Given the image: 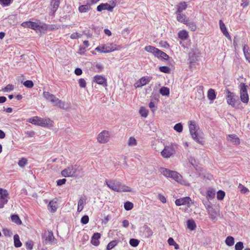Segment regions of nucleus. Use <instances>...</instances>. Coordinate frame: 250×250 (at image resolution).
Segmentation results:
<instances>
[{"label":"nucleus","mask_w":250,"mask_h":250,"mask_svg":"<svg viewBox=\"0 0 250 250\" xmlns=\"http://www.w3.org/2000/svg\"><path fill=\"white\" fill-rule=\"evenodd\" d=\"M127 144L129 146H135L137 144V141L134 137H130L128 139Z\"/></svg>","instance_id":"42"},{"label":"nucleus","mask_w":250,"mask_h":250,"mask_svg":"<svg viewBox=\"0 0 250 250\" xmlns=\"http://www.w3.org/2000/svg\"><path fill=\"white\" fill-rule=\"evenodd\" d=\"M228 140L233 143L234 145H238L240 144V140L239 138L235 134H230L228 136Z\"/></svg>","instance_id":"25"},{"label":"nucleus","mask_w":250,"mask_h":250,"mask_svg":"<svg viewBox=\"0 0 250 250\" xmlns=\"http://www.w3.org/2000/svg\"><path fill=\"white\" fill-rule=\"evenodd\" d=\"M157 57H160L162 59H163L165 60H167L169 59V56L167 55L166 53L164 52L163 51L159 50L158 53L157 54Z\"/></svg>","instance_id":"40"},{"label":"nucleus","mask_w":250,"mask_h":250,"mask_svg":"<svg viewBox=\"0 0 250 250\" xmlns=\"http://www.w3.org/2000/svg\"><path fill=\"white\" fill-rule=\"evenodd\" d=\"M85 200L83 199V198H81L78 202V208H77V211L78 212H80L82 211V210L83 209V206L85 203Z\"/></svg>","instance_id":"31"},{"label":"nucleus","mask_w":250,"mask_h":250,"mask_svg":"<svg viewBox=\"0 0 250 250\" xmlns=\"http://www.w3.org/2000/svg\"><path fill=\"white\" fill-rule=\"evenodd\" d=\"M2 231L4 235L6 237H10L13 235L12 230L7 228L3 229Z\"/></svg>","instance_id":"45"},{"label":"nucleus","mask_w":250,"mask_h":250,"mask_svg":"<svg viewBox=\"0 0 250 250\" xmlns=\"http://www.w3.org/2000/svg\"><path fill=\"white\" fill-rule=\"evenodd\" d=\"M207 211L209 215V217L212 220H214L216 219L217 215V212L212 207L207 209Z\"/></svg>","instance_id":"23"},{"label":"nucleus","mask_w":250,"mask_h":250,"mask_svg":"<svg viewBox=\"0 0 250 250\" xmlns=\"http://www.w3.org/2000/svg\"><path fill=\"white\" fill-rule=\"evenodd\" d=\"M239 87L241 101L243 103L247 104L249 101V97L247 90V85L242 83L240 84Z\"/></svg>","instance_id":"6"},{"label":"nucleus","mask_w":250,"mask_h":250,"mask_svg":"<svg viewBox=\"0 0 250 250\" xmlns=\"http://www.w3.org/2000/svg\"><path fill=\"white\" fill-rule=\"evenodd\" d=\"M118 244V241L117 240H112L110 241L106 246V249L107 250H110L115 247Z\"/></svg>","instance_id":"43"},{"label":"nucleus","mask_w":250,"mask_h":250,"mask_svg":"<svg viewBox=\"0 0 250 250\" xmlns=\"http://www.w3.org/2000/svg\"><path fill=\"white\" fill-rule=\"evenodd\" d=\"M11 221L18 224V225H21L22 223L21 221V220L19 216L17 214H13L11 216Z\"/></svg>","instance_id":"33"},{"label":"nucleus","mask_w":250,"mask_h":250,"mask_svg":"<svg viewBox=\"0 0 250 250\" xmlns=\"http://www.w3.org/2000/svg\"><path fill=\"white\" fill-rule=\"evenodd\" d=\"M151 78L147 76L143 77L140 79V80L141 81L142 83L143 84V86L149 83L151 81Z\"/></svg>","instance_id":"48"},{"label":"nucleus","mask_w":250,"mask_h":250,"mask_svg":"<svg viewBox=\"0 0 250 250\" xmlns=\"http://www.w3.org/2000/svg\"><path fill=\"white\" fill-rule=\"evenodd\" d=\"M188 125L190 134L192 139L198 144L203 145V141L201 140L198 136L197 130L199 128L196 125V122L194 121H190Z\"/></svg>","instance_id":"3"},{"label":"nucleus","mask_w":250,"mask_h":250,"mask_svg":"<svg viewBox=\"0 0 250 250\" xmlns=\"http://www.w3.org/2000/svg\"><path fill=\"white\" fill-rule=\"evenodd\" d=\"M48 210L51 212H54L57 210V206L56 202L51 201L48 205Z\"/></svg>","instance_id":"29"},{"label":"nucleus","mask_w":250,"mask_h":250,"mask_svg":"<svg viewBox=\"0 0 250 250\" xmlns=\"http://www.w3.org/2000/svg\"><path fill=\"white\" fill-rule=\"evenodd\" d=\"M219 26L220 30L223 33V35L225 34L226 33L228 32L225 24L221 20L219 21Z\"/></svg>","instance_id":"41"},{"label":"nucleus","mask_w":250,"mask_h":250,"mask_svg":"<svg viewBox=\"0 0 250 250\" xmlns=\"http://www.w3.org/2000/svg\"><path fill=\"white\" fill-rule=\"evenodd\" d=\"M144 234L146 237H149L153 234V231L150 228L148 227L144 228Z\"/></svg>","instance_id":"37"},{"label":"nucleus","mask_w":250,"mask_h":250,"mask_svg":"<svg viewBox=\"0 0 250 250\" xmlns=\"http://www.w3.org/2000/svg\"><path fill=\"white\" fill-rule=\"evenodd\" d=\"M14 246L16 248H20L21 246L22 243L20 240V237L18 234H15L14 236Z\"/></svg>","instance_id":"30"},{"label":"nucleus","mask_w":250,"mask_h":250,"mask_svg":"<svg viewBox=\"0 0 250 250\" xmlns=\"http://www.w3.org/2000/svg\"><path fill=\"white\" fill-rule=\"evenodd\" d=\"M65 102L62 101V100L58 99V101L56 102L54 104V106H57L60 108L64 109L65 108Z\"/></svg>","instance_id":"44"},{"label":"nucleus","mask_w":250,"mask_h":250,"mask_svg":"<svg viewBox=\"0 0 250 250\" xmlns=\"http://www.w3.org/2000/svg\"><path fill=\"white\" fill-rule=\"evenodd\" d=\"M238 188L242 193H246L249 192L248 188L244 186L241 184H239Z\"/></svg>","instance_id":"50"},{"label":"nucleus","mask_w":250,"mask_h":250,"mask_svg":"<svg viewBox=\"0 0 250 250\" xmlns=\"http://www.w3.org/2000/svg\"><path fill=\"white\" fill-rule=\"evenodd\" d=\"M28 122L33 125L46 126L50 124V119H43L38 116H35L28 119Z\"/></svg>","instance_id":"5"},{"label":"nucleus","mask_w":250,"mask_h":250,"mask_svg":"<svg viewBox=\"0 0 250 250\" xmlns=\"http://www.w3.org/2000/svg\"><path fill=\"white\" fill-rule=\"evenodd\" d=\"M21 25L24 28H29L34 30L42 29L46 30L47 29V24L46 23L36 22L31 21H27L23 22Z\"/></svg>","instance_id":"2"},{"label":"nucleus","mask_w":250,"mask_h":250,"mask_svg":"<svg viewBox=\"0 0 250 250\" xmlns=\"http://www.w3.org/2000/svg\"><path fill=\"white\" fill-rule=\"evenodd\" d=\"M187 8V4L186 2H181L179 4L177 5V11L175 13H182V12L186 9Z\"/></svg>","instance_id":"24"},{"label":"nucleus","mask_w":250,"mask_h":250,"mask_svg":"<svg viewBox=\"0 0 250 250\" xmlns=\"http://www.w3.org/2000/svg\"><path fill=\"white\" fill-rule=\"evenodd\" d=\"M60 4V0H51L50 5L52 7L51 12L53 15H54L55 13L57 10Z\"/></svg>","instance_id":"19"},{"label":"nucleus","mask_w":250,"mask_h":250,"mask_svg":"<svg viewBox=\"0 0 250 250\" xmlns=\"http://www.w3.org/2000/svg\"><path fill=\"white\" fill-rule=\"evenodd\" d=\"M145 50L148 52L152 53L156 57H157L158 52L159 51V49H158V48L151 45L146 46L145 47Z\"/></svg>","instance_id":"21"},{"label":"nucleus","mask_w":250,"mask_h":250,"mask_svg":"<svg viewBox=\"0 0 250 250\" xmlns=\"http://www.w3.org/2000/svg\"><path fill=\"white\" fill-rule=\"evenodd\" d=\"M225 195V192L221 190L217 192V198L219 200H222L224 199Z\"/></svg>","instance_id":"51"},{"label":"nucleus","mask_w":250,"mask_h":250,"mask_svg":"<svg viewBox=\"0 0 250 250\" xmlns=\"http://www.w3.org/2000/svg\"><path fill=\"white\" fill-rule=\"evenodd\" d=\"M160 93L163 96H168L169 95V89L167 87L163 86L160 88Z\"/></svg>","instance_id":"39"},{"label":"nucleus","mask_w":250,"mask_h":250,"mask_svg":"<svg viewBox=\"0 0 250 250\" xmlns=\"http://www.w3.org/2000/svg\"><path fill=\"white\" fill-rule=\"evenodd\" d=\"M139 113L141 114V116L143 117H146L148 115L147 110L144 108V107H141L139 110Z\"/></svg>","instance_id":"49"},{"label":"nucleus","mask_w":250,"mask_h":250,"mask_svg":"<svg viewBox=\"0 0 250 250\" xmlns=\"http://www.w3.org/2000/svg\"><path fill=\"white\" fill-rule=\"evenodd\" d=\"M215 191L213 190H208L207 193V198L208 200H211L215 196Z\"/></svg>","instance_id":"47"},{"label":"nucleus","mask_w":250,"mask_h":250,"mask_svg":"<svg viewBox=\"0 0 250 250\" xmlns=\"http://www.w3.org/2000/svg\"><path fill=\"white\" fill-rule=\"evenodd\" d=\"M225 243L227 246L229 247L232 246L234 244V239L232 236H228L226 239Z\"/></svg>","instance_id":"35"},{"label":"nucleus","mask_w":250,"mask_h":250,"mask_svg":"<svg viewBox=\"0 0 250 250\" xmlns=\"http://www.w3.org/2000/svg\"><path fill=\"white\" fill-rule=\"evenodd\" d=\"M91 9V5L87 1L85 5H82L79 7L78 10L80 13H86Z\"/></svg>","instance_id":"26"},{"label":"nucleus","mask_w":250,"mask_h":250,"mask_svg":"<svg viewBox=\"0 0 250 250\" xmlns=\"http://www.w3.org/2000/svg\"><path fill=\"white\" fill-rule=\"evenodd\" d=\"M208 98L211 101H213L216 98V94L214 89H209L208 90Z\"/></svg>","instance_id":"32"},{"label":"nucleus","mask_w":250,"mask_h":250,"mask_svg":"<svg viewBox=\"0 0 250 250\" xmlns=\"http://www.w3.org/2000/svg\"><path fill=\"white\" fill-rule=\"evenodd\" d=\"M23 85L27 88H32L34 85V83L32 81L27 80L23 83Z\"/></svg>","instance_id":"58"},{"label":"nucleus","mask_w":250,"mask_h":250,"mask_svg":"<svg viewBox=\"0 0 250 250\" xmlns=\"http://www.w3.org/2000/svg\"><path fill=\"white\" fill-rule=\"evenodd\" d=\"M243 51L246 60L250 63V49L248 45L245 44L243 46Z\"/></svg>","instance_id":"22"},{"label":"nucleus","mask_w":250,"mask_h":250,"mask_svg":"<svg viewBox=\"0 0 250 250\" xmlns=\"http://www.w3.org/2000/svg\"><path fill=\"white\" fill-rule=\"evenodd\" d=\"M95 50H96L98 52H101V53H106V52H105V50L104 49V45H103L102 46H99L95 48Z\"/></svg>","instance_id":"64"},{"label":"nucleus","mask_w":250,"mask_h":250,"mask_svg":"<svg viewBox=\"0 0 250 250\" xmlns=\"http://www.w3.org/2000/svg\"><path fill=\"white\" fill-rule=\"evenodd\" d=\"M188 228L191 230H193L196 227V224L193 220H188L187 221Z\"/></svg>","instance_id":"36"},{"label":"nucleus","mask_w":250,"mask_h":250,"mask_svg":"<svg viewBox=\"0 0 250 250\" xmlns=\"http://www.w3.org/2000/svg\"><path fill=\"white\" fill-rule=\"evenodd\" d=\"M43 97L47 101L51 102L53 105L55 104L56 102L58 101L57 98L54 95L50 93L49 92L44 91L42 94Z\"/></svg>","instance_id":"14"},{"label":"nucleus","mask_w":250,"mask_h":250,"mask_svg":"<svg viewBox=\"0 0 250 250\" xmlns=\"http://www.w3.org/2000/svg\"><path fill=\"white\" fill-rule=\"evenodd\" d=\"M175 152V150L172 145L165 146L164 149L161 151V155L165 158L170 157Z\"/></svg>","instance_id":"8"},{"label":"nucleus","mask_w":250,"mask_h":250,"mask_svg":"<svg viewBox=\"0 0 250 250\" xmlns=\"http://www.w3.org/2000/svg\"><path fill=\"white\" fill-rule=\"evenodd\" d=\"M26 249L28 250H32L33 249V242L32 240H28L25 243Z\"/></svg>","instance_id":"57"},{"label":"nucleus","mask_w":250,"mask_h":250,"mask_svg":"<svg viewBox=\"0 0 250 250\" xmlns=\"http://www.w3.org/2000/svg\"><path fill=\"white\" fill-rule=\"evenodd\" d=\"M168 177L174 179L177 182H181L182 180V176L177 172L173 170L170 171Z\"/></svg>","instance_id":"17"},{"label":"nucleus","mask_w":250,"mask_h":250,"mask_svg":"<svg viewBox=\"0 0 250 250\" xmlns=\"http://www.w3.org/2000/svg\"><path fill=\"white\" fill-rule=\"evenodd\" d=\"M227 92L228 94L226 100L228 104L230 105L233 107L239 108L241 103L238 96L236 95L234 93L231 92L228 90Z\"/></svg>","instance_id":"4"},{"label":"nucleus","mask_w":250,"mask_h":250,"mask_svg":"<svg viewBox=\"0 0 250 250\" xmlns=\"http://www.w3.org/2000/svg\"><path fill=\"white\" fill-rule=\"evenodd\" d=\"M94 81L97 83L104 86H106L107 85L106 79L101 75H96L94 77Z\"/></svg>","instance_id":"15"},{"label":"nucleus","mask_w":250,"mask_h":250,"mask_svg":"<svg viewBox=\"0 0 250 250\" xmlns=\"http://www.w3.org/2000/svg\"><path fill=\"white\" fill-rule=\"evenodd\" d=\"M173 128L178 132H181L183 131V125L180 123H177L174 126Z\"/></svg>","instance_id":"53"},{"label":"nucleus","mask_w":250,"mask_h":250,"mask_svg":"<svg viewBox=\"0 0 250 250\" xmlns=\"http://www.w3.org/2000/svg\"><path fill=\"white\" fill-rule=\"evenodd\" d=\"M191 201V200L189 197H185L176 199L175 203L176 206H180L182 205H188Z\"/></svg>","instance_id":"13"},{"label":"nucleus","mask_w":250,"mask_h":250,"mask_svg":"<svg viewBox=\"0 0 250 250\" xmlns=\"http://www.w3.org/2000/svg\"><path fill=\"white\" fill-rule=\"evenodd\" d=\"M42 238L46 241V244H56L57 243V240L54 236L52 231H48L47 233H45L42 236Z\"/></svg>","instance_id":"11"},{"label":"nucleus","mask_w":250,"mask_h":250,"mask_svg":"<svg viewBox=\"0 0 250 250\" xmlns=\"http://www.w3.org/2000/svg\"><path fill=\"white\" fill-rule=\"evenodd\" d=\"M177 16V20L180 22L183 23L185 24L188 22V20H186L187 16L185 14L182 13H175Z\"/></svg>","instance_id":"27"},{"label":"nucleus","mask_w":250,"mask_h":250,"mask_svg":"<svg viewBox=\"0 0 250 250\" xmlns=\"http://www.w3.org/2000/svg\"><path fill=\"white\" fill-rule=\"evenodd\" d=\"M97 141L101 144L107 143L109 139V132L107 130H103L100 132L97 137Z\"/></svg>","instance_id":"10"},{"label":"nucleus","mask_w":250,"mask_h":250,"mask_svg":"<svg viewBox=\"0 0 250 250\" xmlns=\"http://www.w3.org/2000/svg\"><path fill=\"white\" fill-rule=\"evenodd\" d=\"M113 9V6H112L110 4L107 3H101L97 7V10L98 12H101L103 10H106L111 12L112 11Z\"/></svg>","instance_id":"16"},{"label":"nucleus","mask_w":250,"mask_h":250,"mask_svg":"<svg viewBox=\"0 0 250 250\" xmlns=\"http://www.w3.org/2000/svg\"><path fill=\"white\" fill-rule=\"evenodd\" d=\"M14 89V85L11 84H8L4 89V92H9Z\"/></svg>","instance_id":"63"},{"label":"nucleus","mask_w":250,"mask_h":250,"mask_svg":"<svg viewBox=\"0 0 250 250\" xmlns=\"http://www.w3.org/2000/svg\"><path fill=\"white\" fill-rule=\"evenodd\" d=\"M105 183L109 188L116 192H130L131 191L130 188L122 184V183L119 181L112 180H106Z\"/></svg>","instance_id":"1"},{"label":"nucleus","mask_w":250,"mask_h":250,"mask_svg":"<svg viewBox=\"0 0 250 250\" xmlns=\"http://www.w3.org/2000/svg\"><path fill=\"white\" fill-rule=\"evenodd\" d=\"M170 171V170L165 167H161L159 168V171L161 174L166 177H168L169 176Z\"/></svg>","instance_id":"34"},{"label":"nucleus","mask_w":250,"mask_h":250,"mask_svg":"<svg viewBox=\"0 0 250 250\" xmlns=\"http://www.w3.org/2000/svg\"><path fill=\"white\" fill-rule=\"evenodd\" d=\"M79 84L81 88H85L86 87V83L84 79L81 78L79 80Z\"/></svg>","instance_id":"61"},{"label":"nucleus","mask_w":250,"mask_h":250,"mask_svg":"<svg viewBox=\"0 0 250 250\" xmlns=\"http://www.w3.org/2000/svg\"><path fill=\"white\" fill-rule=\"evenodd\" d=\"M76 172V169L73 166H70L61 171V174L63 177H74Z\"/></svg>","instance_id":"9"},{"label":"nucleus","mask_w":250,"mask_h":250,"mask_svg":"<svg viewBox=\"0 0 250 250\" xmlns=\"http://www.w3.org/2000/svg\"><path fill=\"white\" fill-rule=\"evenodd\" d=\"M88 221L89 217L86 215L83 216L81 219V223L83 225L87 224L88 223Z\"/></svg>","instance_id":"59"},{"label":"nucleus","mask_w":250,"mask_h":250,"mask_svg":"<svg viewBox=\"0 0 250 250\" xmlns=\"http://www.w3.org/2000/svg\"><path fill=\"white\" fill-rule=\"evenodd\" d=\"M104 46L106 53L111 52L118 50L116 44L113 43H106L104 44Z\"/></svg>","instance_id":"18"},{"label":"nucleus","mask_w":250,"mask_h":250,"mask_svg":"<svg viewBox=\"0 0 250 250\" xmlns=\"http://www.w3.org/2000/svg\"><path fill=\"white\" fill-rule=\"evenodd\" d=\"M133 208V204L129 201H127L124 204V208L127 210H130Z\"/></svg>","instance_id":"46"},{"label":"nucleus","mask_w":250,"mask_h":250,"mask_svg":"<svg viewBox=\"0 0 250 250\" xmlns=\"http://www.w3.org/2000/svg\"><path fill=\"white\" fill-rule=\"evenodd\" d=\"M203 204L207 210L212 207L211 206V203L209 201V200L208 199L203 201Z\"/></svg>","instance_id":"62"},{"label":"nucleus","mask_w":250,"mask_h":250,"mask_svg":"<svg viewBox=\"0 0 250 250\" xmlns=\"http://www.w3.org/2000/svg\"><path fill=\"white\" fill-rule=\"evenodd\" d=\"M101 238V234L98 232L94 233L92 236L91 243L92 245L97 246L99 245V239Z\"/></svg>","instance_id":"20"},{"label":"nucleus","mask_w":250,"mask_h":250,"mask_svg":"<svg viewBox=\"0 0 250 250\" xmlns=\"http://www.w3.org/2000/svg\"><path fill=\"white\" fill-rule=\"evenodd\" d=\"M159 70L160 71L166 73H168L170 71V68L167 66H160L159 67Z\"/></svg>","instance_id":"55"},{"label":"nucleus","mask_w":250,"mask_h":250,"mask_svg":"<svg viewBox=\"0 0 250 250\" xmlns=\"http://www.w3.org/2000/svg\"><path fill=\"white\" fill-rule=\"evenodd\" d=\"M198 57L196 55V52L194 50L189 52L188 61L190 67L195 65L196 62L198 61Z\"/></svg>","instance_id":"12"},{"label":"nucleus","mask_w":250,"mask_h":250,"mask_svg":"<svg viewBox=\"0 0 250 250\" xmlns=\"http://www.w3.org/2000/svg\"><path fill=\"white\" fill-rule=\"evenodd\" d=\"M139 240L134 238H131L129 240V244L134 247H137L139 244Z\"/></svg>","instance_id":"52"},{"label":"nucleus","mask_w":250,"mask_h":250,"mask_svg":"<svg viewBox=\"0 0 250 250\" xmlns=\"http://www.w3.org/2000/svg\"><path fill=\"white\" fill-rule=\"evenodd\" d=\"M192 31H194L197 29V26L195 23L189 21H188L185 24Z\"/></svg>","instance_id":"38"},{"label":"nucleus","mask_w":250,"mask_h":250,"mask_svg":"<svg viewBox=\"0 0 250 250\" xmlns=\"http://www.w3.org/2000/svg\"><path fill=\"white\" fill-rule=\"evenodd\" d=\"M9 198L7 190L0 188V208H3L7 203Z\"/></svg>","instance_id":"7"},{"label":"nucleus","mask_w":250,"mask_h":250,"mask_svg":"<svg viewBox=\"0 0 250 250\" xmlns=\"http://www.w3.org/2000/svg\"><path fill=\"white\" fill-rule=\"evenodd\" d=\"M243 248L244 245L242 242H238L235 245V250H242Z\"/></svg>","instance_id":"56"},{"label":"nucleus","mask_w":250,"mask_h":250,"mask_svg":"<svg viewBox=\"0 0 250 250\" xmlns=\"http://www.w3.org/2000/svg\"><path fill=\"white\" fill-rule=\"evenodd\" d=\"M27 164V160L26 158H22L18 162V165L21 167H24Z\"/></svg>","instance_id":"60"},{"label":"nucleus","mask_w":250,"mask_h":250,"mask_svg":"<svg viewBox=\"0 0 250 250\" xmlns=\"http://www.w3.org/2000/svg\"><path fill=\"white\" fill-rule=\"evenodd\" d=\"M178 38L182 40H186L188 37V32L185 30H182L178 33Z\"/></svg>","instance_id":"28"},{"label":"nucleus","mask_w":250,"mask_h":250,"mask_svg":"<svg viewBox=\"0 0 250 250\" xmlns=\"http://www.w3.org/2000/svg\"><path fill=\"white\" fill-rule=\"evenodd\" d=\"M13 0H0V4L3 6H7L9 5Z\"/></svg>","instance_id":"54"}]
</instances>
